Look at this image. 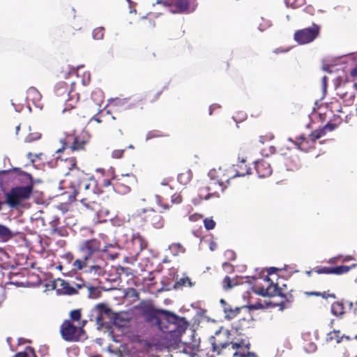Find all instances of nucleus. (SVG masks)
I'll return each mask as SVG.
<instances>
[{
    "label": "nucleus",
    "mask_w": 357,
    "mask_h": 357,
    "mask_svg": "<svg viewBox=\"0 0 357 357\" xmlns=\"http://www.w3.org/2000/svg\"><path fill=\"white\" fill-rule=\"evenodd\" d=\"M100 241L93 238L82 241L79 245V250L84 253L82 258L77 259L72 264L74 271H83L91 278H96L103 275L107 266V261L98 252L100 250Z\"/></svg>",
    "instance_id": "obj_1"
},
{
    "label": "nucleus",
    "mask_w": 357,
    "mask_h": 357,
    "mask_svg": "<svg viewBox=\"0 0 357 357\" xmlns=\"http://www.w3.org/2000/svg\"><path fill=\"white\" fill-rule=\"evenodd\" d=\"M245 160L242 158L241 160V165L238 166L239 169L234 167L227 169L222 167L211 169L208 173V176L211 181V184L218 187L222 190H224L223 185L225 181H228L230 178L244 176L250 174V168H247L244 165ZM234 167V165H233Z\"/></svg>",
    "instance_id": "obj_2"
},
{
    "label": "nucleus",
    "mask_w": 357,
    "mask_h": 357,
    "mask_svg": "<svg viewBox=\"0 0 357 357\" xmlns=\"http://www.w3.org/2000/svg\"><path fill=\"white\" fill-rule=\"evenodd\" d=\"M33 190L32 185L12 188L5 193L6 203L11 208H17L22 201L30 197Z\"/></svg>",
    "instance_id": "obj_3"
},
{
    "label": "nucleus",
    "mask_w": 357,
    "mask_h": 357,
    "mask_svg": "<svg viewBox=\"0 0 357 357\" xmlns=\"http://www.w3.org/2000/svg\"><path fill=\"white\" fill-rule=\"evenodd\" d=\"M136 217H140L144 219L146 221L150 222L155 229H161L164 226L163 218L156 213L153 208H141L137 210L132 213L131 217L128 215L127 221L130 222L132 219H135Z\"/></svg>",
    "instance_id": "obj_4"
},
{
    "label": "nucleus",
    "mask_w": 357,
    "mask_h": 357,
    "mask_svg": "<svg viewBox=\"0 0 357 357\" xmlns=\"http://www.w3.org/2000/svg\"><path fill=\"white\" fill-rule=\"evenodd\" d=\"M165 6L172 13H189L196 9L197 3V0H166Z\"/></svg>",
    "instance_id": "obj_5"
},
{
    "label": "nucleus",
    "mask_w": 357,
    "mask_h": 357,
    "mask_svg": "<svg viewBox=\"0 0 357 357\" xmlns=\"http://www.w3.org/2000/svg\"><path fill=\"white\" fill-rule=\"evenodd\" d=\"M320 26L313 24L312 26L300 29L295 32L294 38L299 45H305L314 40L318 36Z\"/></svg>",
    "instance_id": "obj_6"
},
{
    "label": "nucleus",
    "mask_w": 357,
    "mask_h": 357,
    "mask_svg": "<svg viewBox=\"0 0 357 357\" xmlns=\"http://www.w3.org/2000/svg\"><path fill=\"white\" fill-rule=\"evenodd\" d=\"M92 316L96 324L101 327L107 326L114 317L112 310L104 304L96 305L92 310Z\"/></svg>",
    "instance_id": "obj_7"
},
{
    "label": "nucleus",
    "mask_w": 357,
    "mask_h": 357,
    "mask_svg": "<svg viewBox=\"0 0 357 357\" xmlns=\"http://www.w3.org/2000/svg\"><path fill=\"white\" fill-rule=\"evenodd\" d=\"M212 346L213 351L217 352V354L219 355L221 354L220 349H226L228 347H231V349L236 350V351L246 353L250 349V344L246 340H241L240 342H236L215 341L212 344Z\"/></svg>",
    "instance_id": "obj_8"
},
{
    "label": "nucleus",
    "mask_w": 357,
    "mask_h": 357,
    "mask_svg": "<svg viewBox=\"0 0 357 357\" xmlns=\"http://www.w3.org/2000/svg\"><path fill=\"white\" fill-rule=\"evenodd\" d=\"M61 332L62 337L67 341H77L84 333L81 327L74 326L70 321H66L61 325Z\"/></svg>",
    "instance_id": "obj_9"
},
{
    "label": "nucleus",
    "mask_w": 357,
    "mask_h": 357,
    "mask_svg": "<svg viewBox=\"0 0 357 357\" xmlns=\"http://www.w3.org/2000/svg\"><path fill=\"white\" fill-rule=\"evenodd\" d=\"M266 283V287L264 285L257 284L252 289L255 294L257 295L266 297H272L278 294V287L273 282H270V278L266 276L264 280Z\"/></svg>",
    "instance_id": "obj_10"
},
{
    "label": "nucleus",
    "mask_w": 357,
    "mask_h": 357,
    "mask_svg": "<svg viewBox=\"0 0 357 357\" xmlns=\"http://www.w3.org/2000/svg\"><path fill=\"white\" fill-rule=\"evenodd\" d=\"M56 287H59L57 291L60 294H66V295H73L77 293V289H81L83 285V281H81L79 283H73V284H70L68 282L63 280H58L56 282Z\"/></svg>",
    "instance_id": "obj_11"
},
{
    "label": "nucleus",
    "mask_w": 357,
    "mask_h": 357,
    "mask_svg": "<svg viewBox=\"0 0 357 357\" xmlns=\"http://www.w3.org/2000/svg\"><path fill=\"white\" fill-rule=\"evenodd\" d=\"M255 167L259 178L268 176L272 173L270 164L264 160L256 161L255 162Z\"/></svg>",
    "instance_id": "obj_12"
},
{
    "label": "nucleus",
    "mask_w": 357,
    "mask_h": 357,
    "mask_svg": "<svg viewBox=\"0 0 357 357\" xmlns=\"http://www.w3.org/2000/svg\"><path fill=\"white\" fill-rule=\"evenodd\" d=\"M130 241L137 253L140 252L147 247V241L138 233H132L131 234Z\"/></svg>",
    "instance_id": "obj_13"
},
{
    "label": "nucleus",
    "mask_w": 357,
    "mask_h": 357,
    "mask_svg": "<svg viewBox=\"0 0 357 357\" xmlns=\"http://www.w3.org/2000/svg\"><path fill=\"white\" fill-rule=\"evenodd\" d=\"M27 96L26 98L29 100L32 101L33 104L36 105V107L41 108V105H40V101L41 99V95L40 92L34 87H30L27 90Z\"/></svg>",
    "instance_id": "obj_14"
},
{
    "label": "nucleus",
    "mask_w": 357,
    "mask_h": 357,
    "mask_svg": "<svg viewBox=\"0 0 357 357\" xmlns=\"http://www.w3.org/2000/svg\"><path fill=\"white\" fill-rule=\"evenodd\" d=\"M289 140L292 142L298 149L303 151H307L310 146L309 140L303 135H301L296 142L293 141L291 138Z\"/></svg>",
    "instance_id": "obj_15"
},
{
    "label": "nucleus",
    "mask_w": 357,
    "mask_h": 357,
    "mask_svg": "<svg viewBox=\"0 0 357 357\" xmlns=\"http://www.w3.org/2000/svg\"><path fill=\"white\" fill-rule=\"evenodd\" d=\"M13 236L12 231L8 227L0 224V240L3 242H7Z\"/></svg>",
    "instance_id": "obj_16"
},
{
    "label": "nucleus",
    "mask_w": 357,
    "mask_h": 357,
    "mask_svg": "<svg viewBox=\"0 0 357 357\" xmlns=\"http://www.w3.org/2000/svg\"><path fill=\"white\" fill-rule=\"evenodd\" d=\"M110 105L111 106L116 107V109L119 110H120L121 109H128L130 108L127 99L116 98L115 100H113L111 102Z\"/></svg>",
    "instance_id": "obj_17"
},
{
    "label": "nucleus",
    "mask_w": 357,
    "mask_h": 357,
    "mask_svg": "<svg viewBox=\"0 0 357 357\" xmlns=\"http://www.w3.org/2000/svg\"><path fill=\"white\" fill-rule=\"evenodd\" d=\"M192 177V173L191 170L188 169L178 175V181L181 184L186 185L190 181Z\"/></svg>",
    "instance_id": "obj_18"
},
{
    "label": "nucleus",
    "mask_w": 357,
    "mask_h": 357,
    "mask_svg": "<svg viewBox=\"0 0 357 357\" xmlns=\"http://www.w3.org/2000/svg\"><path fill=\"white\" fill-rule=\"evenodd\" d=\"M331 313L335 316H342L344 314V305L340 302H335L331 305Z\"/></svg>",
    "instance_id": "obj_19"
},
{
    "label": "nucleus",
    "mask_w": 357,
    "mask_h": 357,
    "mask_svg": "<svg viewBox=\"0 0 357 357\" xmlns=\"http://www.w3.org/2000/svg\"><path fill=\"white\" fill-rule=\"evenodd\" d=\"M13 357H37L33 349L31 347H27L23 352L16 354Z\"/></svg>",
    "instance_id": "obj_20"
},
{
    "label": "nucleus",
    "mask_w": 357,
    "mask_h": 357,
    "mask_svg": "<svg viewBox=\"0 0 357 357\" xmlns=\"http://www.w3.org/2000/svg\"><path fill=\"white\" fill-rule=\"evenodd\" d=\"M326 135V130L324 127L320 130H315L310 135V138L312 142H315L317 139L321 138Z\"/></svg>",
    "instance_id": "obj_21"
},
{
    "label": "nucleus",
    "mask_w": 357,
    "mask_h": 357,
    "mask_svg": "<svg viewBox=\"0 0 357 357\" xmlns=\"http://www.w3.org/2000/svg\"><path fill=\"white\" fill-rule=\"evenodd\" d=\"M351 270V267L349 266H339L333 267V274L341 275L349 272Z\"/></svg>",
    "instance_id": "obj_22"
},
{
    "label": "nucleus",
    "mask_w": 357,
    "mask_h": 357,
    "mask_svg": "<svg viewBox=\"0 0 357 357\" xmlns=\"http://www.w3.org/2000/svg\"><path fill=\"white\" fill-rule=\"evenodd\" d=\"M236 284V283L234 282V280H231L228 276H226L222 281L223 288L225 290L231 289Z\"/></svg>",
    "instance_id": "obj_23"
},
{
    "label": "nucleus",
    "mask_w": 357,
    "mask_h": 357,
    "mask_svg": "<svg viewBox=\"0 0 357 357\" xmlns=\"http://www.w3.org/2000/svg\"><path fill=\"white\" fill-rule=\"evenodd\" d=\"M182 286H188L192 287V283L188 277L180 278L176 283L175 284V287H182Z\"/></svg>",
    "instance_id": "obj_24"
},
{
    "label": "nucleus",
    "mask_w": 357,
    "mask_h": 357,
    "mask_svg": "<svg viewBox=\"0 0 357 357\" xmlns=\"http://www.w3.org/2000/svg\"><path fill=\"white\" fill-rule=\"evenodd\" d=\"M104 36V28L98 27L93 31V38L95 40H101Z\"/></svg>",
    "instance_id": "obj_25"
},
{
    "label": "nucleus",
    "mask_w": 357,
    "mask_h": 357,
    "mask_svg": "<svg viewBox=\"0 0 357 357\" xmlns=\"http://www.w3.org/2000/svg\"><path fill=\"white\" fill-rule=\"evenodd\" d=\"M115 190L119 194L126 195L130 192V188L128 185L119 184L115 187Z\"/></svg>",
    "instance_id": "obj_26"
},
{
    "label": "nucleus",
    "mask_w": 357,
    "mask_h": 357,
    "mask_svg": "<svg viewBox=\"0 0 357 357\" xmlns=\"http://www.w3.org/2000/svg\"><path fill=\"white\" fill-rule=\"evenodd\" d=\"M41 138V134L40 132H33L29 134L26 137L24 142L26 143L32 142L35 140H38Z\"/></svg>",
    "instance_id": "obj_27"
},
{
    "label": "nucleus",
    "mask_w": 357,
    "mask_h": 357,
    "mask_svg": "<svg viewBox=\"0 0 357 357\" xmlns=\"http://www.w3.org/2000/svg\"><path fill=\"white\" fill-rule=\"evenodd\" d=\"M174 255H178L180 252H184V248L180 244H174L169 247Z\"/></svg>",
    "instance_id": "obj_28"
},
{
    "label": "nucleus",
    "mask_w": 357,
    "mask_h": 357,
    "mask_svg": "<svg viewBox=\"0 0 357 357\" xmlns=\"http://www.w3.org/2000/svg\"><path fill=\"white\" fill-rule=\"evenodd\" d=\"M333 340H335L337 343H340L341 342V337L339 336V331L331 332L327 335V341Z\"/></svg>",
    "instance_id": "obj_29"
},
{
    "label": "nucleus",
    "mask_w": 357,
    "mask_h": 357,
    "mask_svg": "<svg viewBox=\"0 0 357 357\" xmlns=\"http://www.w3.org/2000/svg\"><path fill=\"white\" fill-rule=\"evenodd\" d=\"M233 357H257V355L253 352L247 351H235L233 354Z\"/></svg>",
    "instance_id": "obj_30"
},
{
    "label": "nucleus",
    "mask_w": 357,
    "mask_h": 357,
    "mask_svg": "<svg viewBox=\"0 0 357 357\" xmlns=\"http://www.w3.org/2000/svg\"><path fill=\"white\" fill-rule=\"evenodd\" d=\"M262 22L259 24L258 29L261 31H265L266 29L271 26V22L268 20H265L263 17L261 18Z\"/></svg>",
    "instance_id": "obj_31"
},
{
    "label": "nucleus",
    "mask_w": 357,
    "mask_h": 357,
    "mask_svg": "<svg viewBox=\"0 0 357 357\" xmlns=\"http://www.w3.org/2000/svg\"><path fill=\"white\" fill-rule=\"evenodd\" d=\"M204 225L207 230L213 229L215 226V221L211 218H206L204 220Z\"/></svg>",
    "instance_id": "obj_32"
},
{
    "label": "nucleus",
    "mask_w": 357,
    "mask_h": 357,
    "mask_svg": "<svg viewBox=\"0 0 357 357\" xmlns=\"http://www.w3.org/2000/svg\"><path fill=\"white\" fill-rule=\"evenodd\" d=\"M319 274H333V267H323L316 270Z\"/></svg>",
    "instance_id": "obj_33"
},
{
    "label": "nucleus",
    "mask_w": 357,
    "mask_h": 357,
    "mask_svg": "<svg viewBox=\"0 0 357 357\" xmlns=\"http://www.w3.org/2000/svg\"><path fill=\"white\" fill-rule=\"evenodd\" d=\"M84 142H80L79 139H75L73 145L71 146V149L73 150L82 149L84 147Z\"/></svg>",
    "instance_id": "obj_34"
},
{
    "label": "nucleus",
    "mask_w": 357,
    "mask_h": 357,
    "mask_svg": "<svg viewBox=\"0 0 357 357\" xmlns=\"http://www.w3.org/2000/svg\"><path fill=\"white\" fill-rule=\"evenodd\" d=\"M80 317L81 313L79 310H75L70 312V317L73 320L77 321L79 319Z\"/></svg>",
    "instance_id": "obj_35"
},
{
    "label": "nucleus",
    "mask_w": 357,
    "mask_h": 357,
    "mask_svg": "<svg viewBox=\"0 0 357 357\" xmlns=\"http://www.w3.org/2000/svg\"><path fill=\"white\" fill-rule=\"evenodd\" d=\"M69 137H70V136L68 137L67 138H63V139H60V143L62 144V146H61V148L58 149L56 151V153H61L66 149L67 144H68L67 139H68Z\"/></svg>",
    "instance_id": "obj_36"
},
{
    "label": "nucleus",
    "mask_w": 357,
    "mask_h": 357,
    "mask_svg": "<svg viewBox=\"0 0 357 357\" xmlns=\"http://www.w3.org/2000/svg\"><path fill=\"white\" fill-rule=\"evenodd\" d=\"M275 152V148L273 146H271L268 148V151L263 150L261 151V155L266 157H268L270 154H273Z\"/></svg>",
    "instance_id": "obj_37"
},
{
    "label": "nucleus",
    "mask_w": 357,
    "mask_h": 357,
    "mask_svg": "<svg viewBox=\"0 0 357 357\" xmlns=\"http://www.w3.org/2000/svg\"><path fill=\"white\" fill-rule=\"evenodd\" d=\"M123 152H124V150L123 149H121V150H114L113 151L112 153V157L113 158H121L123 154Z\"/></svg>",
    "instance_id": "obj_38"
},
{
    "label": "nucleus",
    "mask_w": 357,
    "mask_h": 357,
    "mask_svg": "<svg viewBox=\"0 0 357 357\" xmlns=\"http://www.w3.org/2000/svg\"><path fill=\"white\" fill-rule=\"evenodd\" d=\"M182 199L180 195H174L172 196V202L174 204H180Z\"/></svg>",
    "instance_id": "obj_39"
},
{
    "label": "nucleus",
    "mask_w": 357,
    "mask_h": 357,
    "mask_svg": "<svg viewBox=\"0 0 357 357\" xmlns=\"http://www.w3.org/2000/svg\"><path fill=\"white\" fill-rule=\"evenodd\" d=\"M58 86H59L61 89H56V93H57V95L58 96H62L63 95V91H62V89L63 88H66V87H68V84L66 83H59L58 84Z\"/></svg>",
    "instance_id": "obj_40"
},
{
    "label": "nucleus",
    "mask_w": 357,
    "mask_h": 357,
    "mask_svg": "<svg viewBox=\"0 0 357 357\" xmlns=\"http://www.w3.org/2000/svg\"><path fill=\"white\" fill-rule=\"evenodd\" d=\"M63 257L68 263H72V262L73 263L74 262V261H73V258H74L73 255V254H71L70 252H68V253L65 254Z\"/></svg>",
    "instance_id": "obj_41"
},
{
    "label": "nucleus",
    "mask_w": 357,
    "mask_h": 357,
    "mask_svg": "<svg viewBox=\"0 0 357 357\" xmlns=\"http://www.w3.org/2000/svg\"><path fill=\"white\" fill-rule=\"evenodd\" d=\"M337 128V125L335 124V123H327L325 126H324V128L326 130L328 131H333L334 130L335 128Z\"/></svg>",
    "instance_id": "obj_42"
},
{
    "label": "nucleus",
    "mask_w": 357,
    "mask_h": 357,
    "mask_svg": "<svg viewBox=\"0 0 357 357\" xmlns=\"http://www.w3.org/2000/svg\"><path fill=\"white\" fill-rule=\"evenodd\" d=\"M59 223V220L56 217H54L53 220L51 221L50 225L54 231H56V227Z\"/></svg>",
    "instance_id": "obj_43"
},
{
    "label": "nucleus",
    "mask_w": 357,
    "mask_h": 357,
    "mask_svg": "<svg viewBox=\"0 0 357 357\" xmlns=\"http://www.w3.org/2000/svg\"><path fill=\"white\" fill-rule=\"evenodd\" d=\"M296 0H284V3L287 8H295Z\"/></svg>",
    "instance_id": "obj_44"
},
{
    "label": "nucleus",
    "mask_w": 357,
    "mask_h": 357,
    "mask_svg": "<svg viewBox=\"0 0 357 357\" xmlns=\"http://www.w3.org/2000/svg\"><path fill=\"white\" fill-rule=\"evenodd\" d=\"M225 255L229 259L234 260L235 259V253L232 250H227Z\"/></svg>",
    "instance_id": "obj_45"
},
{
    "label": "nucleus",
    "mask_w": 357,
    "mask_h": 357,
    "mask_svg": "<svg viewBox=\"0 0 357 357\" xmlns=\"http://www.w3.org/2000/svg\"><path fill=\"white\" fill-rule=\"evenodd\" d=\"M317 349V346L314 343H310L307 347H305V350L307 352H314Z\"/></svg>",
    "instance_id": "obj_46"
},
{
    "label": "nucleus",
    "mask_w": 357,
    "mask_h": 357,
    "mask_svg": "<svg viewBox=\"0 0 357 357\" xmlns=\"http://www.w3.org/2000/svg\"><path fill=\"white\" fill-rule=\"evenodd\" d=\"M202 218V216L199 214H192L191 215H190L189 217V220L192 222H195V221H197L199 220H200Z\"/></svg>",
    "instance_id": "obj_47"
},
{
    "label": "nucleus",
    "mask_w": 357,
    "mask_h": 357,
    "mask_svg": "<svg viewBox=\"0 0 357 357\" xmlns=\"http://www.w3.org/2000/svg\"><path fill=\"white\" fill-rule=\"evenodd\" d=\"M160 185H161L162 186H164V187H165V191H167V190H172V188H171V187L169 185V184H168V180H167V179H164V180L161 182Z\"/></svg>",
    "instance_id": "obj_48"
},
{
    "label": "nucleus",
    "mask_w": 357,
    "mask_h": 357,
    "mask_svg": "<svg viewBox=\"0 0 357 357\" xmlns=\"http://www.w3.org/2000/svg\"><path fill=\"white\" fill-rule=\"evenodd\" d=\"M70 84V90L68 91L67 96H69V99H73L74 97L73 86L75 84V82H71Z\"/></svg>",
    "instance_id": "obj_49"
},
{
    "label": "nucleus",
    "mask_w": 357,
    "mask_h": 357,
    "mask_svg": "<svg viewBox=\"0 0 357 357\" xmlns=\"http://www.w3.org/2000/svg\"><path fill=\"white\" fill-rule=\"evenodd\" d=\"M89 186L90 184L88 183H81L79 186V190H82V189L86 190L87 189H89Z\"/></svg>",
    "instance_id": "obj_50"
},
{
    "label": "nucleus",
    "mask_w": 357,
    "mask_h": 357,
    "mask_svg": "<svg viewBox=\"0 0 357 357\" xmlns=\"http://www.w3.org/2000/svg\"><path fill=\"white\" fill-rule=\"evenodd\" d=\"M208 245H209V249L211 251H214L217 248V243L213 241H210Z\"/></svg>",
    "instance_id": "obj_51"
},
{
    "label": "nucleus",
    "mask_w": 357,
    "mask_h": 357,
    "mask_svg": "<svg viewBox=\"0 0 357 357\" xmlns=\"http://www.w3.org/2000/svg\"><path fill=\"white\" fill-rule=\"evenodd\" d=\"M305 11L307 13L312 15L314 13V10L312 6H309L305 8Z\"/></svg>",
    "instance_id": "obj_52"
},
{
    "label": "nucleus",
    "mask_w": 357,
    "mask_h": 357,
    "mask_svg": "<svg viewBox=\"0 0 357 357\" xmlns=\"http://www.w3.org/2000/svg\"><path fill=\"white\" fill-rule=\"evenodd\" d=\"M249 307L251 310H257V309L261 308L262 305L261 304H253V305H250Z\"/></svg>",
    "instance_id": "obj_53"
},
{
    "label": "nucleus",
    "mask_w": 357,
    "mask_h": 357,
    "mask_svg": "<svg viewBox=\"0 0 357 357\" xmlns=\"http://www.w3.org/2000/svg\"><path fill=\"white\" fill-rule=\"evenodd\" d=\"M332 67H333V66L324 65V66H323V70H324V71L328 72V73H331V72H332V70H331V68H332Z\"/></svg>",
    "instance_id": "obj_54"
},
{
    "label": "nucleus",
    "mask_w": 357,
    "mask_h": 357,
    "mask_svg": "<svg viewBox=\"0 0 357 357\" xmlns=\"http://www.w3.org/2000/svg\"><path fill=\"white\" fill-rule=\"evenodd\" d=\"M4 204H6V200L5 201L3 200L2 195L0 193V211H1L3 209V206Z\"/></svg>",
    "instance_id": "obj_55"
},
{
    "label": "nucleus",
    "mask_w": 357,
    "mask_h": 357,
    "mask_svg": "<svg viewBox=\"0 0 357 357\" xmlns=\"http://www.w3.org/2000/svg\"><path fill=\"white\" fill-rule=\"evenodd\" d=\"M288 51H289V49L284 50H282V49H281V48H277V49H275V50L273 51V52H275V53H276V54H278V53L287 52H288Z\"/></svg>",
    "instance_id": "obj_56"
},
{
    "label": "nucleus",
    "mask_w": 357,
    "mask_h": 357,
    "mask_svg": "<svg viewBox=\"0 0 357 357\" xmlns=\"http://www.w3.org/2000/svg\"><path fill=\"white\" fill-rule=\"evenodd\" d=\"M326 82H327V77L326 76H324L322 77V84H323V88H324V91L326 89Z\"/></svg>",
    "instance_id": "obj_57"
},
{
    "label": "nucleus",
    "mask_w": 357,
    "mask_h": 357,
    "mask_svg": "<svg viewBox=\"0 0 357 357\" xmlns=\"http://www.w3.org/2000/svg\"><path fill=\"white\" fill-rule=\"evenodd\" d=\"M276 270H277V268H275V267H271V268H268V273L269 275L273 274V273Z\"/></svg>",
    "instance_id": "obj_58"
},
{
    "label": "nucleus",
    "mask_w": 357,
    "mask_h": 357,
    "mask_svg": "<svg viewBox=\"0 0 357 357\" xmlns=\"http://www.w3.org/2000/svg\"><path fill=\"white\" fill-rule=\"evenodd\" d=\"M218 107V105H211L210 107H209V114L211 115L212 114V112H213V109H214L215 108Z\"/></svg>",
    "instance_id": "obj_59"
},
{
    "label": "nucleus",
    "mask_w": 357,
    "mask_h": 357,
    "mask_svg": "<svg viewBox=\"0 0 357 357\" xmlns=\"http://www.w3.org/2000/svg\"><path fill=\"white\" fill-rule=\"evenodd\" d=\"M155 202L158 203V204L160 205V202H161V197H160V196L157 195L155 196Z\"/></svg>",
    "instance_id": "obj_60"
},
{
    "label": "nucleus",
    "mask_w": 357,
    "mask_h": 357,
    "mask_svg": "<svg viewBox=\"0 0 357 357\" xmlns=\"http://www.w3.org/2000/svg\"><path fill=\"white\" fill-rule=\"evenodd\" d=\"M320 296H321L323 298H327V297H328V296H330V297H333V298L335 297L334 294H328V295L326 296V292H324V293H323V294H321V295H320Z\"/></svg>",
    "instance_id": "obj_61"
},
{
    "label": "nucleus",
    "mask_w": 357,
    "mask_h": 357,
    "mask_svg": "<svg viewBox=\"0 0 357 357\" xmlns=\"http://www.w3.org/2000/svg\"><path fill=\"white\" fill-rule=\"evenodd\" d=\"M307 294H308V295H314V296H320L321 293L316 292V291H312V292H307Z\"/></svg>",
    "instance_id": "obj_62"
},
{
    "label": "nucleus",
    "mask_w": 357,
    "mask_h": 357,
    "mask_svg": "<svg viewBox=\"0 0 357 357\" xmlns=\"http://www.w3.org/2000/svg\"><path fill=\"white\" fill-rule=\"evenodd\" d=\"M122 176H131V177L132 178V179H133V181H134L135 182H136V181H137L136 177H135L134 175H132V174H125V175L122 174Z\"/></svg>",
    "instance_id": "obj_63"
},
{
    "label": "nucleus",
    "mask_w": 357,
    "mask_h": 357,
    "mask_svg": "<svg viewBox=\"0 0 357 357\" xmlns=\"http://www.w3.org/2000/svg\"><path fill=\"white\" fill-rule=\"evenodd\" d=\"M354 258L351 257V256H347L344 259V261H349L350 260H352Z\"/></svg>",
    "instance_id": "obj_64"
}]
</instances>
